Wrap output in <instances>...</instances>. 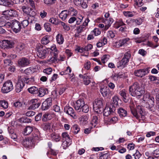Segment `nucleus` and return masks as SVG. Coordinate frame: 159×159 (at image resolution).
Returning <instances> with one entry per match:
<instances>
[{
    "label": "nucleus",
    "instance_id": "1",
    "mask_svg": "<svg viewBox=\"0 0 159 159\" xmlns=\"http://www.w3.org/2000/svg\"><path fill=\"white\" fill-rule=\"evenodd\" d=\"M34 81V78H27L24 77L18 76V81L15 86V91L17 93L20 92L25 86L24 83L29 84H33Z\"/></svg>",
    "mask_w": 159,
    "mask_h": 159
},
{
    "label": "nucleus",
    "instance_id": "2",
    "mask_svg": "<svg viewBox=\"0 0 159 159\" xmlns=\"http://www.w3.org/2000/svg\"><path fill=\"white\" fill-rule=\"evenodd\" d=\"M129 91L130 94L133 96H141L144 93V91L140 87L139 84L135 82L129 86Z\"/></svg>",
    "mask_w": 159,
    "mask_h": 159
},
{
    "label": "nucleus",
    "instance_id": "3",
    "mask_svg": "<svg viewBox=\"0 0 159 159\" xmlns=\"http://www.w3.org/2000/svg\"><path fill=\"white\" fill-rule=\"evenodd\" d=\"M131 112L134 116L139 121L142 120V121L141 122H143L145 120V113L142 111L141 106H138L137 110L134 109L131 110Z\"/></svg>",
    "mask_w": 159,
    "mask_h": 159
},
{
    "label": "nucleus",
    "instance_id": "4",
    "mask_svg": "<svg viewBox=\"0 0 159 159\" xmlns=\"http://www.w3.org/2000/svg\"><path fill=\"white\" fill-rule=\"evenodd\" d=\"M35 49L37 51V56L40 58H44L48 54V49L43 48V46L40 43L36 45Z\"/></svg>",
    "mask_w": 159,
    "mask_h": 159
},
{
    "label": "nucleus",
    "instance_id": "5",
    "mask_svg": "<svg viewBox=\"0 0 159 159\" xmlns=\"http://www.w3.org/2000/svg\"><path fill=\"white\" fill-rule=\"evenodd\" d=\"M131 55L128 52H126L121 61L116 64V66L118 69H122L125 67L128 64Z\"/></svg>",
    "mask_w": 159,
    "mask_h": 159
},
{
    "label": "nucleus",
    "instance_id": "6",
    "mask_svg": "<svg viewBox=\"0 0 159 159\" xmlns=\"http://www.w3.org/2000/svg\"><path fill=\"white\" fill-rule=\"evenodd\" d=\"M15 43L13 40L4 39L0 41V47L3 49H9L14 47Z\"/></svg>",
    "mask_w": 159,
    "mask_h": 159
},
{
    "label": "nucleus",
    "instance_id": "7",
    "mask_svg": "<svg viewBox=\"0 0 159 159\" xmlns=\"http://www.w3.org/2000/svg\"><path fill=\"white\" fill-rule=\"evenodd\" d=\"M13 89L12 82L10 80H8L3 83L1 91L3 93H7L11 91Z\"/></svg>",
    "mask_w": 159,
    "mask_h": 159
},
{
    "label": "nucleus",
    "instance_id": "8",
    "mask_svg": "<svg viewBox=\"0 0 159 159\" xmlns=\"http://www.w3.org/2000/svg\"><path fill=\"white\" fill-rule=\"evenodd\" d=\"M103 101L102 99L98 98L93 103V109L96 112H100L103 110Z\"/></svg>",
    "mask_w": 159,
    "mask_h": 159
},
{
    "label": "nucleus",
    "instance_id": "9",
    "mask_svg": "<svg viewBox=\"0 0 159 159\" xmlns=\"http://www.w3.org/2000/svg\"><path fill=\"white\" fill-rule=\"evenodd\" d=\"M31 62L30 60L25 57H22L19 59L18 64L19 67H23L29 66Z\"/></svg>",
    "mask_w": 159,
    "mask_h": 159
},
{
    "label": "nucleus",
    "instance_id": "10",
    "mask_svg": "<svg viewBox=\"0 0 159 159\" xmlns=\"http://www.w3.org/2000/svg\"><path fill=\"white\" fill-rule=\"evenodd\" d=\"M11 22L12 30L16 33L19 32L21 29L20 23L16 20H12Z\"/></svg>",
    "mask_w": 159,
    "mask_h": 159
},
{
    "label": "nucleus",
    "instance_id": "11",
    "mask_svg": "<svg viewBox=\"0 0 159 159\" xmlns=\"http://www.w3.org/2000/svg\"><path fill=\"white\" fill-rule=\"evenodd\" d=\"M115 110V107L111 105H108L106 107L103 111V114L104 116H108L114 112Z\"/></svg>",
    "mask_w": 159,
    "mask_h": 159
},
{
    "label": "nucleus",
    "instance_id": "12",
    "mask_svg": "<svg viewBox=\"0 0 159 159\" xmlns=\"http://www.w3.org/2000/svg\"><path fill=\"white\" fill-rule=\"evenodd\" d=\"M148 73L149 70L148 68L135 70L134 71V75L140 77H142Z\"/></svg>",
    "mask_w": 159,
    "mask_h": 159
},
{
    "label": "nucleus",
    "instance_id": "13",
    "mask_svg": "<svg viewBox=\"0 0 159 159\" xmlns=\"http://www.w3.org/2000/svg\"><path fill=\"white\" fill-rule=\"evenodd\" d=\"M64 111L66 114L70 115L74 119L77 118V116L75 112L72 108L68 106H66L64 108Z\"/></svg>",
    "mask_w": 159,
    "mask_h": 159
},
{
    "label": "nucleus",
    "instance_id": "14",
    "mask_svg": "<svg viewBox=\"0 0 159 159\" xmlns=\"http://www.w3.org/2000/svg\"><path fill=\"white\" fill-rule=\"evenodd\" d=\"M85 104L84 99L80 98L74 104V107L75 110L79 111Z\"/></svg>",
    "mask_w": 159,
    "mask_h": 159
},
{
    "label": "nucleus",
    "instance_id": "15",
    "mask_svg": "<svg viewBox=\"0 0 159 159\" xmlns=\"http://www.w3.org/2000/svg\"><path fill=\"white\" fill-rule=\"evenodd\" d=\"M129 40V38H125L120 39L115 43V45L116 47L119 48L122 46H124L125 44H127Z\"/></svg>",
    "mask_w": 159,
    "mask_h": 159
},
{
    "label": "nucleus",
    "instance_id": "16",
    "mask_svg": "<svg viewBox=\"0 0 159 159\" xmlns=\"http://www.w3.org/2000/svg\"><path fill=\"white\" fill-rule=\"evenodd\" d=\"M52 99L51 98H47L42 103V107L43 110L48 109L52 105Z\"/></svg>",
    "mask_w": 159,
    "mask_h": 159
},
{
    "label": "nucleus",
    "instance_id": "17",
    "mask_svg": "<svg viewBox=\"0 0 159 159\" xmlns=\"http://www.w3.org/2000/svg\"><path fill=\"white\" fill-rule=\"evenodd\" d=\"M2 14L7 17L15 16L17 14L16 12L13 10H8L2 12Z\"/></svg>",
    "mask_w": 159,
    "mask_h": 159
},
{
    "label": "nucleus",
    "instance_id": "18",
    "mask_svg": "<svg viewBox=\"0 0 159 159\" xmlns=\"http://www.w3.org/2000/svg\"><path fill=\"white\" fill-rule=\"evenodd\" d=\"M100 92L102 96L104 97H107V96H111V94H110V91L108 87L107 86H104L101 88L100 89Z\"/></svg>",
    "mask_w": 159,
    "mask_h": 159
},
{
    "label": "nucleus",
    "instance_id": "19",
    "mask_svg": "<svg viewBox=\"0 0 159 159\" xmlns=\"http://www.w3.org/2000/svg\"><path fill=\"white\" fill-rule=\"evenodd\" d=\"M144 107H146L150 109L154 106V99L153 97H150V99L145 102Z\"/></svg>",
    "mask_w": 159,
    "mask_h": 159
},
{
    "label": "nucleus",
    "instance_id": "20",
    "mask_svg": "<svg viewBox=\"0 0 159 159\" xmlns=\"http://www.w3.org/2000/svg\"><path fill=\"white\" fill-rule=\"evenodd\" d=\"M38 92L37 94V96L42 97L44 96L46 94L48 93V90L46 88H38Z\"/></svg>",
    "mask_w": 159,
    "mask_h": 159
},
{
    "label": "nucleus",
    "instance_id": "21",
    "mask_svg": "<svg viewBox=\"0 0 159 159\" xmlns=\"http://www.w3.org/2000/svg\"><path fill=\"white\" fill-rule=\"evenodd\" d=\"M71 68L68 66L67 67L66 70L61 71L60 73V74L61 75H68L69 77L70 78L73 77L74 75V74L71 73Z\"/></svg>",
    "mask_w": 159,
    "mask_h": 159
},
{
    "label": "nucleus",
    "instance_id": "22",
    "mask_svg": "<svg viewBox=\"0 0 159 159\" xmlns=\"http://www.w3.org/2000/svg\"><path fill=\"white\" fill-rule=\"evenodd\" d=\"M34 141L30 138H28L25 139L22 142L23 145L26 148H28L32 146Z\"/></svg>",
    "mask_w": 159,
    "mask_h": 159
},
{
    "label": "nucleus",
    "instance_id": "23",
    "mask_svg": "<svg viewBox=\"0 0 159 159\" xmlns=\"http://www.w3.org/2000/svg\"><path fill=\"white\" fill-rule=\"evenodd\" d=\"M74 3L76 6H81L83 8H86L87 7V5L84 0H74Z\"/></svg>",
    "mask_w": 159,
    "mask_h": 159
},
{
    "label": "nucleus",
    "instance_id": "24",
    "mask_svg": "<svg viewBox=\"0 0 159 159\" xmlns=\"http://www.w3.org/2000/svg\"><path fill=\"white\" fill-rule=\"evenodd\" d=\"M37 101V100L36 99L32 100L31 102L33 103L29 107L28 109L29 110H34L39 107L40 105V103L39 102L36 103Z\"/></svg>",
    "mask_w": 159,
    "mask_h": 159
},
{
    "label": "nucleus",
    "instance_id": "25",
    "mask_svg": "<svg viewBox=\"0 0 159 159\" xmlns=\"http://www.w3.org/2000/svg\"><path fill=\"white\" fill-rule=\"evenodd\" d=\"M98 121V117L97 116H93L92 117L90 126L92 128L96 127Z\"/></svg>",
    "mask_w": 159,
    "mask_h": 159
},
{
    "label": "nucleus",
    "instance_id": "26",
    "mask_svg": "<svg viewBox=\"0 0 159 159\" xmlns=\"http://www.w3.org/2000/svg\"><path fill=\"white\" fill-rule=\"evenodd\" d=\"M22 9L24 13V16H26V17H25V18L29 19L30 16V11H31V9L26 7L25 6L22 7Z\"/></svg>",
    "mask_w": 159,
    "mask_h": 159
},
{
    "label": "nucleus",
    "instance_id": "27",
    "mask_svg": "<svg viewBox=\"0 0 159 159\" xmlns=\"http://www.w3.org/2000/svg\"><path fill=\"white\" fill-rule=\"evenodd\" d=\"M56 41L59 45L63 44L64 39L63 35L61 34H58L56 36Z\"/></svg>",
    "mask_w": 159,
    "mask_h": 159
},
{
    "label": "nucleus",
    "instance_id": "28",
    "mask_svg": "<svg viewBox=\"0 0 159 159\" xmlns=\"http://www.w3.org/2000/svg\"><path fill=\"white\" fill-rule=\"evenodd\" d=\"M118 113L120 117L126 116L127 114V111L122 107L118 109Z\"/></svg>",
    "mask_w": 159,
    "mask_h": 159
},
{
    "label": "nucleus",
    "instance_id": "29",
    "mask_svg": "<svg viewBox=\"0 0 159 159\" xmlns=\"http://www.w3.org/2000/svg\"><path fill=\"white\" fill-rule=\"evenodd\" d=\"M127 90L125 89H123L119 92V94L122 97L123 101L125 102H127L128 100L127 99L126 96Z\"/></svg>",
    "mask_w": 159,
    "mask_h": 159
},
{
    "label": "nucleus",
    "instance_id": "30",
    "mask_svg": "<svg viewBox=\"0 0 159 159\" xmlns=\"http://www.w3.org/2000/svg\"><path fill=\"white\" fill-rule=\"evenodd\" d=\"M52 139L53 141L58 142L60 141L61 137L59 134L56 133H53L51 135Z\"/></svg>",
    "mask_w": 159,
    "mask_h": 159
},
{
    "label": "nucleus",
    "instance_id": "31",
    "mask_svg": "<svg viewBox=\"0 0 159 159\" xmlns=\"http://www.w3.org/2000/svg\"><path fill=\"white\" fill-rule=\"evenodd\" d=\"M68 12L66 10H64L62 11L59 14V17L62 20H65L67 18Z\"/></svg>",
    "mask_w": 159,
    "mask_h": 159
},
{
    "label": "nucleus",
    "instance_id": "32",
    "mask_svg": "<svg viewBox=\"0 0 159 159\" xmlns=\"http://www.w3.org/2000/svg\"><path fill=\"white\" fill-rule=\"evenodd\" d=\"M152 157H148V159H158L159 157V148H157L154 150L153 152Z\"/></svg>",
    "mask_w": 159,
    "mask_h": 159
},
{
    "label": "nucleus",
    "instance_id": "33",
    "mask_svg": "<svg viewBox=\"0 0 159 159\" xmlns=\"http://www.w3.org/2000/svg\"><path fill=\"white\" fill-rule=\"evenodd\" d=\"M25 48V44L21 42L18 43L16 47L17 51L18 52L22 51Z\"/></svg>",
    "mask_w": 159,
    "mask_h": 159
},
{
    "label": "nucleus",
    "instance_id": "34",
    "mask_svg": "<svg viewBox=\"0 0 159 159\" xmlns=\"http://www.w3.org/2000/svg\"><path fill=\"white\" fill-rule=\"evenodd\" d=\"M33 130V128L30 126H27L24 129L23 134L25 135H28L30 134Z\"/></svg>",
    "mask_w": 159,
    "mask_h": 159
},
{
    "label": "nucleus",
    "instance_id": "35",
    "mask_svg": "<svg viewBox=\"0 0 159 159\" xmlns=\"http://www.w3.org/2000/svg\"><path fill=\"white\" fill-rule=\"evenodd\" d=\"M38 88L35 86L32 87L28 89V90L29 93L37 95L38 92Z\"/></svg>",
    "mask_w": 159,
    "mask_h": 159
},
{
    "label": "nucleus",
    "instance_id": "36",
    "mask_svg": "<svg viewBox=\"0 0 159 159\" xmlns=\"http://www.w3.org/2000/svg\"><path fill=\"white\" fill-rule=\"evenodd\" d=\"M119 100V99L117 96H114L111 99V103L113 105H111L115 107L118 105Z\"/></svg>",
    "mask_w": 159,
    "mask_h": 159
},
{
    "label": "nucleus",
    "instance_id": "37",
    "mask_svg": "<svg viewBox=\"0 0 159 159\" xmlns=\"http://www.w3.org/2000/svg\"><path fill=\"white\" fill-rule=\"evenodd\" d=\"M48 50L50 49L52 52H51L53 53V56H57L58 53V51L57 50L56 46L55 45H53L52 46L51 48H48Z\"/></svg>",
    "mask_w": 159,
    "mask_h": 159
},
{
    "label": "nucleus",
    "instance_id": "38",
    "mask_svg": "<svg viewBox=\"0 0 159 159\" xmlns=\"http://www.w3.org/2000/svg\"><path fill=\"white\" fill-rule=\"evenodd\" d=\"M57 56H54L52 57L48 60L44 61V63L51 64L52 63L55 62L57 61Z\"/></svg>",
    "mask_w": 159,
    "mask_h": 159
},
{
    "label": "nucleus",
    "instance_id": "39",
    "mask_svg": "<svg viewBox=\"0 0 159 159\" xmlns=\"http://www.w3.org/2000/svg\"><path fill=\"white\" fill-rule=\"evenodd\" d=\"M62 142L61 146L64 149H66L71 144V141L62 140Z\"/></svg>",
    "mask_w": 159,
    "mask_h": 159
},
{
    "label": "nucleus",
    "instance_id": "40",
    "mask_svg": "<svg viewBox=\"0 0 159 159\" xmlns=\"http://www.w3.org/2000/svg\"><path fill=\"white\" fill-rule=\"evenodd\" d=\"M62 140L71 141L70 136L67 132H63L62 134Z\"/></svg>",
    "mask_w": 159,
    "mask_h": 159
},
{
    "label": "nucleus",
    "instance_id": "41",
    "mask_svg": "<svg viewBox=\"0 0 159 159\" xmlns=\"http://www.w3.org/2000/svg\"><path fill=\"white\" fill-rule=\"evenodd\" d=\"M88 119L87 116H82L79 118V120L81 123L85 125L88 122Z\"/></svg>",
    "mask_w": 159,
    "mask_h": 159
},
{
    "label": "nucleus",
    "instance_id": "42",
    "mask_svg": "<svg viewBox=\"0 0 159 159\" xmlns=\"http://www.w3.org/2000/svg\"><path fill=\"white\" fill-rule=\"evenodd\" d=\"M89 108L88 105L86 104H85L82 107L79 111H82L85 113H87L89 111Z\"/></svg>",
    "mask_w": 159,
    "mask_h": 159
},
{
    "label": "nucleus",
    "instance_id": "43",
    "mask_svg": "<svg viewBox=\"0 0 159 159\" xmlns=\"http://www.w3.org/2000/svg\"><path fill=\"white\" fill-rule=\"evenodd\" d=\"M61 20H59L58 19H57L54 17L51 18L49 20V21L50 22L55 25H59L60 22H61Z\"/></svg>",
    "mask_w": 159,
    "mask_h": 159
},
{
    "label": "nucleus",
    "instance_id": "44",
    "mask_svg": "<svg viewBox=\"0 0 159 159\" xmlns=\"http://www.w3.org/2000/svg\"><path fill=\"white\" fill-rule=\"evenodd\" d=\"M110 158V154L107 152L102 154L98 159H109Z\"/></svg>",
    "mask_w": 159,
    "mask_h": 159
},
{
    "label": "nucleus",
    "instance_id": "45",
    "mask_svg": "<svg viewBox=\"0 0 159 159\" xmlns=\"http://www.w3.org/2000/svg\"><path fill=\"white\" fill-rule=\"evenodd\" d=\"M76 18V25H80L83 20L84 17L81 15H79Z\"/></svg>",
    "mask_w": 159,
    "mask_h": 159
},
{
    "label": "nucleus",
    "instance_id": "46",
    "mask_svg": "<svg viewBox=\"0 0 159 159\" xmlns=\"http://www.w3.org/2000/svg\"><path fill=\"white\" fill-rule=\"evenodd\" d=\"M90 79V77L88 75H86L85 77H84V78L83 79L84 84L86 85H88L91 82Z\"/></svg>",
    "mask_w": 159,
    "mask_h": 159
},
{
    "label": "nucleus",
    "instance_id": "47",
    "mask_svg": "<svg viewBox=\"0 0 159 159\" xmlns=\"http://www.w3.org/2000/svg\"><path fill=\"white\" fill-rule=\"evenodd\" d=\"M40 138V135L39 133L38 132L34 134L33 135L32 137L30 138L32 139V140L34 141V142L36 141L37 140H39Z\"/></svg>",
    "mask_w": 159,
    "mask_h": 159
},
{
    "label": "nucleus",
    "instance_id": "48",
    "mask_svg": "<svg viewBox=\"0 0 159 159\" xmlns=\"http://www.w3.org/2000/svg\"><path fill=\"white\" fill-rule=\"evenodd\" d=\"M112 79L114 80H117L118 78H122L124 77L123 74H115L112 75L111 76Z\"/></svg>",
    "mask_w": 159,
    "mask_h": 159
},
{
    "label": "nucleus",
    "instance_id": "49",
    "mask_svg": "<svg viewBox=\"0 0 159 159\" xmlns=\"http://www.w3.org/2000/svg\"><path fill=\"white\" fill-rule=\"evenodd\" d=\"M123 13L124 15L127 17H132L134 16V12L130 11H124Z\"/></svg>",
    "mask_w": 159,
    "mask_h": 159
},
{
    "label": "nucleus",
    "instance_id": "50",
    "mask_svg": "<svg viewBox=\"0 0 159 159\" xmlns=\"http://www.w3.org/2000/svg\"><path fill=\"white\" fill-rule=\"evenodd\" d=\"M85 27L83 26V25H80L76 27L77 32L78 33H80L85 29Z\"/></svg>",
    "mask_w": 159,
    "mask_h": 159
},
{
    "label": "nucleus",
    "instance_id": "51",
    "mask_svg": "<svg viewBox=\"0 0 159 159\" xmlns=\"http://www.w3.org/2000/svg\"><path fill=\"white\" fill-rule=\"evenodd\" d=\"M51 124L49 123H45L42 125L43 129L45 130H49L51 128Z\"/></svg>",
    "mask_w": 159,
    "mask_h": 159
},
{
    "label": "nucleus",
    "instance_id": "52",
    "mask_svg": "<svg viewBox=\"0 0 159 159\" xmlns=\"http://www.w3.org/2000/svg\"><path fill=\"white\" fill-rule=\"evenodd\" d=\"M0 106L3 108L6 109L8 107V103L5 100H1L0 101Z\"/></svg>",
    "mask_w": 159,
    "mask_h": 159
},
{
    "label": "nucleus",
    "instance_id": "53",
    "mask_svg": "<svg viewBox=\"0 0 159 159\" xmlns=\"http://www.w3.org/2000/svg\"><path fill=\"white\" fill-rule=\"evenodd\" d=\"M91 34H94L95 36H97L100 34L101 31L98 28H95L93 30L91 31Z\"/></svg>",
    "mask_w": 159,
    "mask_h": 159
},
{
    "label": "nucleus",
    "instance_id": "54",
    "mask_svg": "<svg viewBox=\"0 0 159 159\" xmlns=\"http://www.w3.org/2000/svg\"><path fill=\"white\" fill-rule=\"evenodd\" d=\"M49 42L50 41L48 39V36H45L41 40V43L44 45H47Z\"/></svg>",
    "mask_w": 159,
    "mask_h": 159
},
{
    "label": "nucleus",
    "instance_id": "55",
    "mask_svg": "<svg viewBox=\"0 0 159 159\" xmlns=\"http://www.w3.org/2000/svg\"><path fill=\"white\" fill-rule=\"evenodd\" d=\"M110 57V56L109 55H104L101 58V60L102 63H105L107 61Z\"/></svg>",
    "mask_w": 159,
    "mask_h": 159
},
{
    "label": "nucleus",
    "instance_id": "56",
    "mask_svg": "<svg viewBox=\"0 0 159 159\" xmlns=\"http://www.w3.org/2000/svg\"><path fill=\"white\" fill-rule=\"evenodd\" d=\"M3 61L5 66H11L12 63V62L9 59H5L3 60Z\"/></svg>",
    "mask_w": 159,
    "mask_h": 159
},
{
    "label": "nucleus",
    "instance_id": "57",
    "mask_svg": "<svg viewBox=\"0 0 159 159\" xmlns=\"http://www.w3.org/2000/svg\"><path fill=\"white\" fill-rule=\"evenodd\" d=\"M133 20V22H135L138 25H141L143 22V19L140 18H138L135 19H134Z\"/></svg>",
    "mask_w": 159,
    "mask_h": 159
},
{
    "label": "nucleus",
    "instance_id": "58",
    "mask_svg": "<svg viewBox=\"0 0 159 159\" xmlns=\"http://www.w3.org/2000/svg\"><path fill=\"white\" fill-rule=\"evenodd\" d=\"M146 45L148 47L153 48H156L159 45L158 44H156L154 45L152 42L149 41L147 42L146 44Z\"/></svg>",
    "mask_w": 159,
    "mask_h": 159
},
{
    "label": "nucleus",
    "instance_id": "59",
    "mask_svg": "<svg viewBox=\"0 0 159 159\" xmlns=\"http://www.w3.org/2000/svg\"><path fill=\"white\" fill-rule=\"evenodd\" d=\"M56 0H43L44 3L48 6L53 4Z\"/></svg>",
    "mask_w": 159,
    "mask_h": 159
},
{
    "label": "nucleus",
    "instance_id": "60",
    "mask_svg": "<svg viewBox=\"0 0 159 159\" xmlns=\"http://www.w3.org/2000/svg\"><path fill=\"white\" fill-rule=\"evenodd\" d=\"M108 122L110 124H114L116 123L118 120V118L116 116H114L110 118Z\"/></svg>",
    "mask_w": 159,
    "mask_h": 159
},
{
    "label": "nucleus",
    "instance_id": "61",
    "mask_svg": "<svg viewBox=\"0 0 159 159\" xmlns=\"http://www.w3.org/2000/svg\"><path fill=\"white\" fill-rule=\"evenodd\" d=\"M59 25H61L63 27V29L67 31H68L70 30V27L69 26L67 25L64 22L61 21L60 22Z\"/></svg>",
    "mask_w": 159,
    "mask_h": 159
},
{
    "label": "nucleus",
    "instance_id": "62",
    "mask_svg": "<svg viewBox=\"0 0 159 159\" xmlns=\"http://www.w3.org/2000/svg\"><path fill=\"white\" fill-rule=\"evenodd\" d=\"M150 97H153L152 96H150L148 93H146L143 96V100L144 101L146 102L150 99Z\"/></svg>",
    "mask_w": 159,
    "mask_h": 159
},
{
    "label": "nucleus",
    "instance_id": "63",
    "mask_svg": "<svg viewBox=\"0 0 159 159\" xmlns=\"http://www.w3.org/2000/svg\"><path fill=\"white\" fill-rule=\"evenodd\" d=\"M50 25L51 24L49 23H46L44 24V28L47 31L49 32L51 31Z\"/></svg>",
    "mask_w": 159,
    "mask_h": 159
},
{
    "label": "nucleus",
    "instance_id": "64",
    "mask_svg": "<svg viewBox=\"0 0 159 159\" xmlns=\"http://www.w3.org/2000/svg\"><path fill=\"white\" fill-rule=\"evenodd\" d=\"M141 155L140 152L137 150L136 151V152L133 154V156L134 157L135 159H139Z\"/></svg>",
    "mask_w": 159,
    "mask_h": 159
}]
</instances>
